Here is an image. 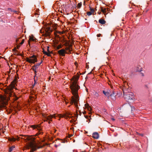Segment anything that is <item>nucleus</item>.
<instances>
[{
	"instance_id": "f257e3e1",
	"label": "nucleus",
	"mask_w": 152,
	"mask_h": 152,
	"mask_svg": "<svg viewBox=\"0 0 152 152\" xmlns=\"http://www.w3.org/2000/svg\"><path fill=\"white\" fill-rule=\"evenodd\" d=\"M79 88L80 86L77 84V82L75 81H74L70 86L73 95V96L72 97L71 101L76 106L79 100L78 91Z\"/></svg>"
},
{
	"instance_id": "f03ea898",
	"label": "nucleus",
	"mask_w": 152,
	"mask_h": 152,
	"mask_svg": "<svg viewBox=\"0 0 152 152\" xmlns=\"http://www.w3.org/2000/svg\"><path fill=\"white\" fill-rule=\"evenodd\" d=\"M39 147L37 146V144L34 140L29 141L28 143V148H31L30 152H33L37 150V148H39Z\"/></svg>"
},
{
	"instance_id": "7ed1b4c3",
	"label": "nucleus",
	"mask_w": 152,
	"mask_h": 152,
	"mask_svg": "<svg viewBox=\"0 0 152 152\" xmlns=\"http://www.w3.org/2000/svg\"><path fill=\"white\" fill-rule=\"evenodd\" d=\"M134 94L132 92L126 93L124 90L123 96L126 101H129L130 100L133 99L134 97Z\"/></svg>"
},
{
	"instance_id": "20e7f679",
	"label": "nucleus",
	"mask_w": 152,
	"mask_h": 152,
	"mask_svg": "<svg viewBox=\"0 0 152 152\" xmlns=\"http://www.w3.org/2000/svg\"><path fill=\"white\" fill-rule=\"evenodd\" d=\"M67 50H69V52L68 53H67L66 52L64 49H61L58 51V54L61 56H65V54L66 53H71V50L69 49L68 48H67L66 49Z\"/></svg>"
},
{
	"instance_id": "39448f33",
	"label": "nucleus",
	"mask_w": 152,
	"mask_h": 152,
	"mask_svg": "<svg viewBox=\"0 0 152 152\" xmlns=\"http://www.w3.org/2000/svg\"><path fill=\"white\" fill-rule=\"evenodd\" d=\"M44 30L46 32L47 35L48 36H49L50 35V33L52 31L50 27L48 26L44 28Z\"/></svg>"
},
{
	"instance_id": "423d86ee",
	"label": "nucleus",
	"mask_w": 152,
	"mask_h": 152,
	"mask_svg": "<svg viewBox=\"0 0 152 152\" xmlns=\"http://www.w3.org/2000/svg\"><path fill=\"white\" fill-rule=\"evenodd\" d=\"M117 95L116 93H115L114 91H113L111 94H109V97H111V99L113 100H115L116 99L115 96Z\"/></svg>"
},
{
	"instance_id": "0eeeda50",
	"label": "nucleus",
	"mask_w": 152,
	"mask_h": 152,
	"mask_svg": "<svg viewBox=\"0 0 152 152\" xmlns=\"http://www.w3.org/2000/svg\"><path fill=\"white\" fill-rule=\"evenodd\" d=\"M111 91L110 90H103L102 92L103 94L106 96L108 98L109 97V94Z\"/></svg>"
},
{
	"instance_id": "6e6552de",
	"label": "nucleus",
	"mask_w": 152,
	"mask_h": 152,
	"mask_svg": "<svg viewBox=\"0 0 152 152\" xmlns=\"http://www.w3.org/2000/svg\"><path fill=\"white\" fill-rule=\"evenodd\" d=\"M30 58H33V59H31L32 63L34 64L35 62L37 61V58L35 55H33Z\"/></svg>"
},
{
	"instance_id": "1a4fd4ad",
	"label": "nucleus",
	"mask_w": 152,
	"mask_h": 152,
	"mask_svg": "<svg viewBox=\"0 0 152 152\" xmlns=\"http://www.w3.org/2000/svg\"><path fill=\"white\" fill-rule=\"evenodd\" d=\"M93 137L96 139H98L99 138V135L97 132H94L92 134Z\"/></svg>"
},
{
	"instance_id": "9d476101",
	"label": "nucleus",
	"mask_w": 152,
	"mask_h": 152,
	"mask_svg": "<svg viewBox=\"0 0 152 152\" xmlns=\"http://www.w3.org/2000/svg\"><path fill=\"white\" fill-rule=\"evenodd\" d=\"M99 22L102 24H104L106 23V21L104 20L100 19L99 20Z\"/></svg>"
},
{
	"instance_id": "9b49d317",
	"label": "nucleus",
	"mask_w": 152,
	"mask_h": 152,
	"mask_svg": "<svg viewBox=\"0 0 152 152\" xmlns=\"http://www.w3.org/2000/svg\"><path fill=\"white\" fill-rule=\"evenodd\" d=\"M85 107L87 109V110L90 111L91 110V108L89 105L88 104H85Z\"/></svg>"
},
{
	"instance_id": "f8f14e48",
	"label": "nucleus",
	"mask_w": 152,
	"mask_h": 152,
	"mask_svg": "<svg viewBox=\"0 0 152 152\" xmlns=\"http://www.w3.org/2000/svg\"><path fill=\"white\" fill-rule=\"evenodd\" d=\"M42 61L40 63H38L36 64L34 66V67H35L36 68H37L42 63Z\"/></svg>"
},
{
	"instance_id": "ddd939ff",
	"label": "nucleus",
	"mask_w": 152,
	"mask_h": 152,
	"mask_svg": "<svg viewBox=\"0 0 152 152\" xmlns=\"http://www.w3.org/2000/svg\"><path fill=\"white\" fill-rule=\"evenodd\" d=\"M5 107V106L4 104H0V111H3L2 109H3Z\"/></svg>"
},
{
	"instance_id": "4468645a",
	"label": "nucleus",
	"mask_w": 152,
	"mask_h": 152,
	"mask_svg": "<svg viewBox=\"0 0 152 152\" xmlns=\"http://www.w3.org/2000/svg\"><path fill=\"white\" fill-rule=\"evenodd\" d=\"M15 148V146H12L9 148V152H11L13 150V149Z\"/></svg>"
},
{
	"instance_id": "2eb2a0df",
	"label": "nucleus",
	"mask_w": 152,
	"mask_h": 152,
	"mask_svg": "<svg viewBox=\"0 0 152 152\" xmlns=\"http://www.w3.org/2000/svg\"><path fill=\"white\" fill-rule=\"evenodd\" d=\"M101 11L103 12V13L104 14L106 12V8H105L103 9L102 7L101 8Z\"/></svg>"
},
{
	"instance_id": "dca6fc26",
	"label": "nucleus",
	"mask_w": 152,
	"mask_h": 152,
	"mask_svg": "<svg viewBox=\"0 0 152 152\" xmlns=\"http://www.w3.org/2000/svg\"><path fill=\"white\" fill-rule=\"evenodd\" d=\"M84 116L85 117L88 119H91L90 116L88 115H84Z\"/></svg>"
},
{
	"instance_id": "f3484780",
	"label": "nucleus",
	"mask_w": 152,
	"mask_h": 152,
	"mask_svg": "<svg viewBox=\"0 0 152 152\" xmlns=\"http://www.w3.org/2000/svg\"><path fill=\"white\" fill-rule=\"evenodd\" d=\"M136 72H141L142 71V68L139 69V67H137L136 69Z\"/></svg>"
},
{
	"instance_id": "a211bd4d",
	"label": "nucleus",
	"mask_w": 152,
	"mask_h": 152,
	"mask_svg": "<svg viewBox=\"0 0 152 152\" xmlns=\"http://www.w3.org/2000/svg\"><path fill=\"white\" fill-rule=\"evenodd\" d=\"M94 94L96 97H98L99 95L97 92H94Z\"/></svg>"
},
{
	"instance_id": "6ab92c4d",
	"label": "nucleus",
	"mask_w": 152,
	"mask_h": 152,
	"mask_svg": "<svg viewBox=\"0 0 152 152\" xmlns=\"http://www.w3.org/2000/svg\"><path fill=\"white\" fill-rule=\"evenodd\" d=\"M38 126H36L35 125H32L31 126V127L33 128L34 129H39L38 128Z\"/></svg>"
},
{
	"instance_id": "aec40b11",
	"label": "nucleus",
	"mask_w": 152,
	"mask_h": 152,
	"mask_svg": "<svg viewBox=\"0 0 152 152\" xmlns=\"http://www.w3.org/2000/svg\"><path fill=\"white\" fill-rule=\"evenodd\" d=\"M29 39L32 41H34L35 39L33 37H31V36L29 37Z\"/></svg>"
},
{
	"instance_id": "412c9836",
	"label": "nucleus",
	"mask_w": 152,
	"mask_h": 152,
	"mask_svg": "<svg viewBox=\"0 0 152 152\" xmlns=\"http://www.w3.org/2000/svg\"><path fill=\"white\" fill-rule=\"evenodd\" d=\"M44 54H45L46 55H47L48 56H50V54L49 53H48V52H47L46 51H45L44 52Z\"/></svg>"
},
{
	"instance_id": "4be33fe9",
	"label": "nucleus",
	"mask_w": 152,
	"mask_h": 152,
	"mask_svg": "<svg viewBox=\"0 0 152 152\" xmlns=\"http://www.w3.org/2000/svg\"><path fill=\"white\" fill-rule=\"evenodd\" d=\"M82 5V3H81V2L78 3L77 4V6L78 7V8H80L81 7Z\"/></svg>"
},
{
	"instance_id": "5701e85b",
	"label": "nucleus",
	"mask_w": 152,
	"mask_h": 152,
	"mask_svg": "<svg viewBox=\"0 0 152 152\" xmlns=\"http://www.w3.org/2000/svg\"><path fill=\"white\" fill-rule=\"evenodd\" d=\"M27 61L29 63H32L31 59L28 58L27 59Z\"/></svg>"
},
{
	"instance_id": "b1692460",
	"label": "nucleus",
	"mask_w": 152,
	"mask_h": 152,
	"mask_svg": "<svg viewBox=\"0 0 152 152\" xmlns=\"http://www.w3.org/2000/svg\"><path fill=\"white\" fill-rule=\"evenodd\" d=\"M90 10H91V12H91L92 13H93L94 12V9H93L91 8H90Z\"/></svg>"
},
{
	"instance_id": "393cba45",
	"label": "nucleus",
	"mask_w": 152,
	"mask_h": 152,
	"mask_svg": "<svg viewBox=\"0 0 152 152\" xmlns=\"http://www.w3.org/2000/svg\"><path fill=\"white\" fill-rule=\"evenodd\" d=\"M124 90L125 91V92H126V93H129V92H127L128 89H127L126 88H124L123 89V92H124Z\"/></svg>"
},
{
	"instance_id": "a878e982",
	"label": "nucleus",
	"mask_w": 152,
	"mask_h": 152,
	"mask_svg": "<svg viewBox=\"0 0 152 152\" xmlns=\"http://www.w3.org/2000/svg\"><path fill=\"white\" fill-rule=\"evenodd\" d=\"M61 48V45H58L56 47V49H59L60 48Z\"/></svg>"
},
{
	"instance_id": "bb28decb",
	"label": "nucleus",
	"mask_w": 152,
	"mask_h": 152,
	"mask_svg": "<svg viewBox=\"0 0 152 152\" xmlns=\"http://www.w3.org/2000/svg\"><path fill=\"white\" fill-rule=\"evenodd\" d=\"M36 69L37 68H36V67H34V66H32V69L34 71H36Z\"/></svg>"
},
{
	"instance_id": "cd10ccee",
	"label": "nucleus",
	"mask_w": 152,
	"mask_h": 152,
	"mask_svg": "<svg viewBox=\"0 0 152 152\" xmlns=\"http://www.w3.org/2000/svg\"><path fill=\"white\" fill-rule=\"evenodd\" d=\"M91 14H92V13L91 12H88L87 13V15L89 16L91 15Z\"/></svg>"
},
{
	"instance_id": "c85d7f7f",
	"label": "nucleus",
	"mask_w": 152,
	"mask_h": 152,
	"mask_svg": "<svg viewBox=\"0 0 152 152\" xmlns=\"http://www.w3.org/2000/svg\"><path fill=\"white\" fill-rule=\"evenodd\" d=\"M15 140H16V139L14 138H12L10 140L12 141H14Z\"/></svg>"
},
{
	"instance_id": "c756f323",
	"label": "nucleus",
	"mask_w": 152,
	"mask_h": 152,
	"mask_svg": "<svg viewBox=\"0 0 152 152\" xmlns=\"http://www.w3.org/2000/svg\"><path fill=\"white\" fill-rule=\"evenodd\" d=\"M131 109L132 111H133V110H135V108L134 107H132Z\"/></svg>"
},
{
	"instance_id": "7c9ffc66",
	"label": "nucleus",
	"mask_w": 152,
	"mask_h": 152,
	"mask_svg": "<svg viewBox=\"0 0 152 152\" xmlns=\"http://www.w3.org/2000/svg\"><path fill=\"white\" fill-rule=\"evenodd\" d=\"M24 40L23 39L22 40V42H20V45H22L24 43Z\"/></svg>"
},
{
	"instance_id": "2f4dec72",
	"label": "nucleus",
	"mask_w": 152,
	"mask_h": 152,
	"mask_svg": "<svg viewBox=\"0 0 152 152\" xmlns=\"http://www.w3.org/2000/svg\"><path fill=\"white\" fill-rule=\"evenodd\" d=\"M60 115V116L61 117H65V115H62V114H61V115Z\"/></svg>"
},
{
	"instance_id": "473e14b6",
	"label": "nucleus",
	"mask_w": 152,
	"mask_h": 152,
	"mask_svg": "<svg viewBox=\"0 0 152 152\" xmlns=\"http://www.w3.org/2000/svg\"><path fill=\"white\" fill-rule=\"evenodd\" d=\"M53 115V114H52V115H51V117H50V118H51V117H54V115Z\"/></svg>"
},
{
	"instance_id": "72a5a7b5",
	"label": "nucleus",
	"mask_w": 152,
	"mask_h": 152,
	"mask_svg": "<svg viewBox=\"0 0 152 152\" xmlns=\"http://www.w3.org/2000/svg\"><path fill=\"white\" fill-rule=\"evenodd\" d=\"M101 35V34H98V35H97V37H100V35Z\"/></svg>"
},
{
	"instance_id": "f704fd0d",
	"label": "nucleus",
	"mask_w": 152,
	"mask_h": 152,
	"mask_svg": "<svg viewBox=\"0 0 152 152\" xmlns=\"http://www.w3.org/2000/svg\"><path fill=\"white\" fill-rule=\"evenodd\" d=\"M34 74L36 75H37V72L36 70V71H34Z\"/></svg>"
},
{
	"instance_id": "c9c22d12",
	"label": "nucleus",
	"mask_w": 152,
	"mask_h": 152,
	"mask_svg": "<svg viewBox=\"0 0 152 152\" xmlns=\"http://www.w3.org/2000/svg\"><path fill=\"white\" fill-rule=\"evenodd\" d=\"M8 10L9 11H12V9L11 8H8Z\"/></svg>"
},
{
	"instance_id": "e433bc0d",
	"label": "nucleus",
	"mask_w": 152,
	"mask_h": 152,
	"mask_svg": "<svg viewBox=\"0 0 152 152\" xmlns=\"http://www.w3.org/2000/svg\"><path fill=\"white\" fill-rule=\"evenodd\" d=\"M40 33H42L43 32V31H42V30L41 29L40 30Z\"/></svg>"
},
{
	"instance_id": "4c0bfd02",
	"label": "nucleus",
	"mask_w": 152,
	"mask_h": 152,
	"mask_svg": "<svg viewBox=\"0 0 152 152\" xmlns=\"http://www.w3.org/2000/svg\"><path fill=\"white\" fill-rule=\"evenodd\" d=\"M111 119H112V120H113V121H114L115 120V119L114 118H111Z\"/></svg>"
},
{
	"instance_id": "58836bf2",
	"label": "nucleus",
	"mask_w": 152,
	"mask_h": 152,
	"mask_svg": "<svg viewBox=\"0 0 152 152\" xmlns=\"http://www.w3.org/2000/svg\"><path fill=\"white\" fill-rule=\"evenodd\" d=\"M43 115V114H42V115L44 117H46V116H45V115Z\"/></svg>"
},
{
	"instance_id": "ea45409f",
	"label": "nucleus",
	"mask_w": 152,
	"mask_h": 152,
	"mask_svg": "<svg viewBox=\"0 0 152 152\" xmlns=\"http://www.w3.org/2000/svg\"><path fill=\"white\" fill-rule=\"evenodd\" d=\"M47 119H49V118H48L47 116Z\"/></svg>"
},
{
	"instance_id": "a19ab883",
	"label": "nucleus",
	"mask_w": 152,
	"mask_h": 152,
	"mask_svg": "<svg viewBox=\"0 0 152 152\" xmlns=\"http://www.w3.org/2000/svg\"><path fill=\"white\" fill-rule=\"evenodd\" d=\"M89 119V122H88V123H89V122H90V119Z\"/></svg>"
},
{
	"instance_id": "79ce46f5",
	"label": "nucleus",
	"mask_w": 152,
	"mask_h": 152,
	"mask_svg": "<svg viewBox=\"0 0 152 152\" xmlns=\"http://www.w3.org/2000/svg\"><path fill=\"white\" fill-rule=\"evenodd\" d=\"M89 119V122H88V123H89V122H90V119Z\"/></svg>"
},
{
	"instance_id": "37998d69",
	"label": "nucleus",
	"mask_w": 152,
	"mask_h": 152,
	"mask_svg": "<svg viewBox=\"0 0 152 152\" xmlns=\"http://www.w3.org/2000/svg\"><path fill=\"white\" fill-rule=\"evenodd\" d=\"M141 136H143V134H141Z\"/></svg>"
},
{
	"instance_id": "c03bdc74",
	"label": "nucleus",
	"mask_w": 152,
	"mask_h": 152,
	"mask_svg": "<svg viewBox=\"0 0 152 152\" xmlns=\"http://www.w3.org/2000/svg\"><path fill=\"white\" fill-rule=\"evenodd\" d=\"M88 114H91V113H89Z\"/></svg>"
},
{
	"instance_id": "a18cd8bd",
	"label": "nucleus",
	"mask_w": 152,
	"mask_h": 152,
	"mask_svg": "<svg viewBox=\"0 0 152 152\" xmlns=\"http://www.w3.org/2000/svg\"><path fill=\"white\" fill-rule=\"evenodd\" d=\"M48 50H49V47H48Z\"/></svg>"
},
{
	"instance_id": "49530a36",
	"label": "nucleus",
	"mask_w": 152,
	"mask_h": 152,
	"mask_svg": "<svg viewBox=\"0 0 152 152\" xmlns=\"http://www.w3.org/2000/svg\"><path fill=\"white\" fill-rule=\"evenodd\" d=\"M1 113H3V112H1Z\"/></svg>"
},
{
	"instance_id": "de8ad7c7",
	"label": "nucleus",
	"mask_w": 152,
	"mask_h": 152,
	"mask_svg": "<svg viewBox=\"0 0 152 152\" xmlns=\"http://www.w3.org/2000/svg\"><path fill=\"white\" fill-rule=\"evenodd\" d=\"M145 86H146V87H147V86L146 85Z\"/></svg>"
},
{
	"instance_id": "09e8293b",
	"label": "nucleus",
	"mask_w": 152,
	"mask_h": 152,
	"mask_svg": "<svg viewBox=\"0 0 152 152\" xmlns=\"http://www.w3.org/2000/svg\"><path fill=\"white\" fill-rule=\"evenodd\" d=\"M67 114H68V113H67Z\"/></svg>"
}]
</instances>
